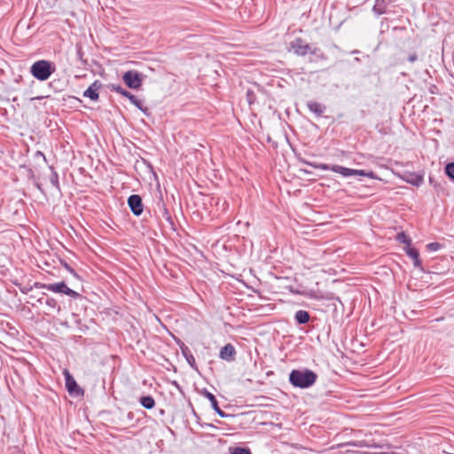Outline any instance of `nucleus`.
I'll list each match as a JSON object with an SVG mask.
<instances>
[{"label": "nucleus", "instance_id": "12", "mask_svg": "<svg viewBox=\"0 0 454 454\" xmlns=\"http://www.w3.org/2000/svg\"><path fill=\"white\" fill-rule=\"evenodd\" d=\"M236 351L231 344H226L220 350V357L224 360H232Z\"/></svg>", "mask_w": 454, "mask_h": 454}, {"label": "nucleus", "instance_id": "4", "mask_svg": "<svg viewBox=\"0 0 454 454\" xmlns=\"http://www.w3.org/2000/svg\"><path fill=\"white\" fill-rule=\"evenodd\" d=\"M332 171L339 173L343 176H368L372 179L376 178V176L372 171L366 172L364 170L348 168L339 165H333Z\"/></svg>", "mask_w": 454, "mask_h": 454}, {"label": "nucleus", "instance_id": "1", "mask_svg": "<svg viewBox=\"0 0 454 454\" xmlns=\"http://www.w3.org/2000/svg\"><path fill=\"white\" fill-rule=\"evenodd\" d=\"M317 374L309 370H293L289 375L292 385L301 388L312 386L317 380Z\"/></svg>", "mask_w": 454, "mask_h": 454}, {"label": "nucleus", "instance_id": "21", "mask_svg": "<svg viewBox=\"0 0 454 454\" xmlns=\"http://www.w3.org/2000/svg\"><path fill=\"white\" fill-rule=\"evenodd\" d=\"M445 173L450 178L454 179V162L446 165Z\"/></svg>", "mask_w": 454, "mask_h": 454}, {"label": "nucleus", "instance_id": "26", "mask_svg": "<svg viewBox=\"0 0 454 454\" xmlns=\"http://www.w3.org/2000/svg\"><path fill=\"white\" fill-rule=\"evenodd\" d=\"M214 411H215V412H216L220 417H222V418H224V417H226V416H227V415L225 414V412H224V411H223L219 408V406H217V408L214 409Z\"/></svg>", "mask_w": 454, "mask_h": 454}, {"label": "nucleus", "instance_id": "20", "mask_svg": "<svg viewBox=\"0 0 454 454\" xmlns=\"http://www.w3.org/2000/svg\"><path fill=\"white\" fill-rule=\"evenodd\" d=\"M396 239L401 243L406 244L407 247L411 246V239L403 232L398 233Z\"/></svg>", "mask_w": 454, "mask_h": 454}, {"label": "nucleus", "instance_id": "5", "mask_svg": "<svg viewBox=\"0 0 454 454\" xmlns=\"http://www.w3.org/2000/svg\"><path fill=\"white\" fill-rule=\"evenodd\" d=\"M122 80L129 88L137 90L142 86L143 75L137 71L129 70L124 73Z\"/></svg>", "mask_w": 454, "mask_h": 454}, {"label": "nucleus", "instance_id": "19", "mask_svg": "<svg viewBox=\"0 0 454 454\" xmlns=\"http://www.w3.org/2000/svg\"><path fill=\"white\" fill-rule=\"evenodd\" d=\"M231 454H251L250 450L246 448L235 447L230 449Z\"/></svg>", "mask_w": 454, "mask_h": 454}, {"label": "nucleus", "instance_id": "9", "mask_svg": "<svg viewBox=\"0 0 454 454\" xmlns=\"http://www.w3.org/2000/svg\"><path fill=\"white\" fill-rule=\"evenodd\" d=\"M64 376L66 380V387L70 394H81L82 389L77 385L75 380L73 378V376L70 374L68 370H64Z\"/></svg>", "mask_w": 454, "mask_h": 454}, {"label": "nucleus", "instance_id": "2", "mask_svg": "<svg viewBox=\"0 0 454 454\" xmlns=\"http://www.w3.org/2000/svg\"><path fill=\"white\" fill-rule=\"evenodd\" d=\"M55 65L48 60L35 61L30 67L31 74L39 81H46L55 72Z\"/></svg>", "mask_w": 454, "mask_h": 454}, {"label": "nucleus", "instance_id": "8", "mask_svg": "<svg viewBox=\"0 0 454 454\" xmlns=\"http://www.w3.org/2000/svg\"><path fill=\"white\" fill-rule=\"evenodd\" d=\"M128 204L135 215H140L142 214L143 203L139 195H131L128 200Z\"/></svg>", "mask_w": 454, "mask_h": 454}, {"label": "nucleus", "instance_id": "3", "mask_svg": "<svg viewBox=\"0 0 454 454\" xmlns=\"http://www.w3.org/2000/svg\"><path fill=\"white\" fill-rule=\"evenodd\" d=\"M35 286L36 288H43L53 293L64 294L73 298H75L79 295L77 292L69 288L65 282H59L53 284L35 283Z\"/></svg>", "mask_w": 454, "mask_h": 454}, {"label": "nucleus", "instance_id": "24", "mask_svg": "<svg viewBox=\"0 0 454 454\" xmlns=\"http://www.w3.org/2000/svg\"><path fill=\"white\" fill-rule=\"evenodd\" d=\"M315 168L322 169V170H332L333 166H329L327 164L320 163L317 165H313Z\"/></svg>", "mask_w": 454, "mask_h": 454}, {"label": "nucleus", "instance_id": "27", "mask_svg": "<svg viewBox=\"0 0 454 454\" xmlns=\"http://www.w3.org/2000/svg\"><path fill=\"white\" fill-rule=\"evenodd\" d=\"M416 59H417V55H416V54H411V56H409V58H408V60H409L410 62H414V61H416Z\"/></svg>", "mask_w": 454, "mask_h": 454}, {"label": "nucleus", "instance_id": "6", "mask_svg": "<svg viewBox=\"0 0 454 454\" xmlns=\"http://www.w3.org/2000/svg\"><path fill=\"white\" fill-rule=\"evenodd\" d=\"M112 90L116 91L121 96L129 99V101L136 106L139 110L147 114L148 109L143 106V103L141 100L137 99L134 95H132L129 91L124 90L120 85H112Z\"/></svg>", "mask_w": 454, "mask_h": 454}, {"label": "nucleus", "instance_id": "18", "mask_svg": "<svg viewBox=\"0 0 454 454\" xmlns=\"http://www.w3.org/2000/svg\"><path fill=\"white\" fill-rule=\"evenodd\" d=\"M204 395H205V397H206V398H207V399H208V401H209V402H210V403H211V407H212L213 409L217 408V406H218V403H217V401H216V399H215V395H214L212 393H210V392H208V391H205V392H204Z\"/></svg>", "mask_w": 454, "mask_h": 454}, {"label": "nucleus", "instance_id": "16", "mask_svg": "<svg viewBox=\"0 0 454 454\" xmlns=\"http://www.w3.org/2000/svg\"><path fill=\"white\" fill-rule=\"evenodd\" d=\"M294 318L299 324H306L309 320V315L306 310H298Z\"/></svg>", "mask_w": 454, "mask_h": 454}, {"label": "nucleus", "instance_id": "13", "mask_svg": "<svg viewBox=\"0 0 454 454\" xmlns=\"http://www.w3.org/2000/svg\"><path fill=\"white\" fill-rule=\"evenodd\" d=\"M403 178L409 184L419 186L423 182V177L420 175L415 173H407L404 174Z\"/></svg>", "mask_w": 454, "mask_h": 454}, {"label": "nucleus", "instance_id": "23", "mask_svg": "<svg viewBox=\"0 0 454 454\" xmlns=\"http://www.w3.org/2000/svg\"><path fill=\"white\" fill-rule=\"evenodd\" d=\"M442 247V244H440L438 242H432V243H429L427 245V250L431 251V252H436L439 249H441Z\"/></svg>", "mask_w": 454, "mask_h": 454}, {"label": "nucleus", "instance_id": "29", "mask_svg": "<svg viewBox=\"0 0 454 454\" xmlns=\"http://www.w3.org/2000/svg\"><path fill=\"white\" fill-rule=\"evenodd\" d=\"M449 454H454V453H449Z\"/></svg>", "mask_w": 454, "mask_h": 454}, {"label": "nucleus", "instance_id": "14", "mask_svg": "<svg viewBox=\"0 0 454 454\" xmlns=\"http://www.w3.org/2000/svg\"><path fill=\"white\" fill-rule=\"evenodd\" d=\"M406 254L413 260V264L415 267H420L421 262L419 260V251L410 247H405Z\"/></svg>", "mask_w": 454, "mask_h": 454}, {"label": "nucleus", "instance_id": "15", "mask_svg": "<svg viewBox=\"0 0 454 454\" xmlns=\"http://www.w3.org/2000/svg\"><path fill=\"white\" fill-rule=\"evenodd\" d=\"M307 106L309 111L315 113L317 115H321L325 110V107L316 101L308 102Z\"/></svg>", "mask_w": 454, "mask_h": 454}, {"label": "nucleus", "instance_id": "11", "mask_svg": "<svg viewBox=\"0 0 454 454\" xmlns=\"http://www.w3.org/2000/svg\"><path fill=\"white\" fill-rule=\"evenodd\" d=\"M337 447H357V448H363V447H369V448H382L381 445H378L375 443H370L364 440L360 441H354V442H348L341 444H338Z\"/></svg>", "mask_w": 454, "mask_h": 454}, {"label": "nucleus", "instance_id": "17", "mask_svg": "<svg viewBox=\"0 0 454 454\" xmlns=\"http://www.w3.org/2000/svg\"><path fill=\"white\" fill-rule=\"evenodd\" d=\"M140 403L145 409H153L155 405L154 399L152 396H143L140 399Z\"/></svg>", "mask_w": 454, "mask_h": 454}, {"label": "nucleus", "instance_id": "7", "mask_svg": "<svg viewBox=\"0 0 454 454\" xmlns=\"http://www.w3.org/2000/svg\"><path fill=\"white\" fill-rule=\"evenodd\" d=\"M291 48L295 54L305 56L309 51L310 46L305 41L301 38H297L291 43Z\"/></svg>", "mask_w": 454, "mask_h": 454}, {"label": "nucleus", "instance_id": "25", "mask_svg": "<svg viewBox=\"0 0 454 454\" xmlns=\"http://www.w3.org/2000/svg\"><path fill=\"white\" fill-rule=\"evenodd\" d=\"M216 205L221 207L222 211H225L228 207L227 201L225 200H223L222 201L220 200H218L216 201Z\"/></svg>", "mask_w": 454, "mask_h": 454}, {"label": "nucleus", "instance_id": "22", "mask_svg": "<svg viewBox=\"0 0 454 454\" xmlns=\"http://www.w3.org/2000/svg\"><path fill=\"white\" fill-rule=\"evenodd\" d=\"M188 348H185V349H183V353L186 357L187 362L192 367L195 366V358L192 354H187Z\"/></svg>", "mask_w": 454, "mask_h": 454}, {"label": "nucleus", "instance_id": "10", "mask_svg": "<svg viewBox=\"0 0 454 454\" xmlns=\"http://www.w3.org/2000/svg\"><path fill=\"white\" fill-rule=\"evenodd\" d=\"M102 84L98 81H95L83 93V96L90 98L93 101L98 99V90Z\"/></svg>", "mask_w": 454, "mask_h": 454}, {"label": "nucleus", "instance_id": "28", "mask_svg": "<svg viewBox=\"0 0 454 454\" xmlns=\"http://www.w3.org/2000/svg\"><path fill=\"white\" fill-rule=\"evenodd\" d=\"M349 452H354L353 450H351V448H348L345 450V453H349Z\"/></svg>", "mask_w": 454, "mask_h": 454}]
</instances>
